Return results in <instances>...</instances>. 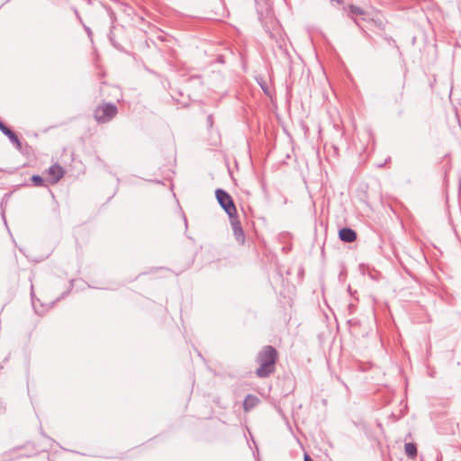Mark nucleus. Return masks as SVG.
I'll list each match as a JSON object with an SVG mask.
<instances>
[{"label":"nucleus","mask_w":461,"mask_h":461,"mask_svg":"<svg viewBox=\"0 0 461 461\" xmlns=\"http://www.w3.org/2000/svg\"><path fill=\"white\" fill-rule=\"evenodd\" d=\"M277 357V350L273 346L263 347L257 356L259 366L256 370V375L260 378L268 377L276 370L275 365Z\"/></svg>","instance_id":"obj_1"},{"label":"nucleus","mask_w":461,"mask_h":461,"mask_svg":"<svg viewBox=\"0 0 461 461\" xmlns=\"http://www.w3.org/2000/svg\"><path fill=\"white\" fill-rule=\"evenodd\" d=\"M118 113L117 106L113 103H105L95 108L94 112L95 119L99 123L110 122Z\"/></svg>","instance_id":"obj_2"},{"label":"nucleus","mask_w":461,"mask_h":461,"mask_svg":"<svg viewBox=\"0 0 461 461\" xmlns=\"http://www.w3.org/2000/svg\"><path fill=\"white\" fill-rule=\"evenodd\" d=\"M215 196L217 202L224 210V212L228 214L229 217H232L233 215L237 214L235 203L233 202L232 197L230 195L228 192H226L223 189L218 188L215 191Z\"/></svg>","instance_id":"obj_3"},{"label":"nucleus","mask_w":461,"mask_h":461,"mask_svg":"<svg viewBox=\"0 0 461 461\" xmlns=\"http://www.w3.org/2000/svg\"><path fill=\"white\" fill-rule=\"evenodd\" d=\"M230 225L233 230V235L236 239V240L239 243L243 244L245 241V233L243 231L242 226L240 221L238 219V215H233L232 217H229Z\"/></svg>","instance_id":"obj_4"},{"label":"nucleus","mask_w":461,"mask_h":461,"mask_svg":"<svg viewBox=\"0 0 461 461\" xmlns=\"http://www.w3.org/2000/svg\"><path fill=\"white\" fill-rule=\"evenodd\" d=\"M48 173L50 176V183L56 184L64 176L65 171L61 166L55 164L49 168Z\"/></svg>","instance_id":"obj_5"},{"label":"nucleus","mask_w":461,"mask_h":461,"mask_svg":"<svg viewBox=\"0 0 461 461\" xmlns=\"http://www.w3.org/2000/svg\"><path fill=\"white\" fill-rule=\"evenodd\" d=\"M357 232L348 227H344L339 231V238L341 241L344 242H354L357 240Z\"/></svg>","instance_id":"obj_6"},{"label":"nucleus","mask_w":461,"mask_h":461,"mask_svg":"<svg viewBox=\"0 0 461 461\" xmlns=\"http://www.w3.org/2000/svg\"><path fill=\"white\" fill-rule=\"evenodd\" d=\"M259 398L254 394H248L243 402V410L246 412L250 411L259 403Z\"/></svg>","instance_id":"obj_7"},{"label":"nucleus","mask_w":461,"mask_h":461,"mask_svg":"<svg viewBox=\"0 0 461 461\" xmlns=\"http://www.w3.org/2000/svg\"><path fill=\"white\" fill-rule=\"evenodd\" d=\"M3 134H5L8 139L9 140L14 144V146L18 149V150H21L22 149V143L18 138V136L16 135V133L14 131H13L10 128L5 131L4 132Z\"/></svg>","instance_id":"obj_8"},{"label":"nucleus","mask_w":461,"mask_h":461,"mask_svg":"<svg viewBox=\"0 0 461 461\" xmlns=\"http://www.w3.org/2000/svg\"><path fill=\"white\" fill-rule=\"evenodd\" d=\"M405 454L410 458H414L417 456V446L413 442L405 443L404 445Z\"/></svg>","instance_id":"obj_9"},{"label":"nucleus","mask_w":461,"mask_h":461,"mask_svg":"<svg viewBox=\"0 0 461 461\" xmlns=\"http://www.w3.org/2000/svg\"><path fill=\"white\" fill-rule=\"evenodd\" d=\"M256 81L261 87L264 94H266L267 95H270V90L265 79L262 77H257Z\"/></svg>","instance_id":"obj_10"},{"label":"nucleus","mask_w":461,"mask_h":461,"mask_svg":"<svg viewBox=\"0 0 461 461\" xmlns=\"http://www.w3.org/2000/svg\"><path fill=\"white\" fill-rule=\"evenodd\" d=\"M348 13L350 16H354V15H361L364 14V11L362 8L357 6V5H349L348 6Z\"/></svg>","instance_id":"obj_11"},{"label":"nucleus","mask_w":461,"mask_h":461,"mask_svg":"<svg viewBox=\"0 0 461 461\" xmlns=\"http://www.w3.org/2000/svg\"><path fill=\"white\" fill-rule=\"evenodd\" d=\"M31 181L34 186L40 187V186H46L45 180L42 176L40 175H33L31 177Z\"/></svg>","instance_id":"obj_12"},{"label":"nucleus","mask_w":461,"mask_h":461,"mask_svg":"<svg viewBox=\"0 0 461 461\" xmlns=\"http://www.w3.org/2000/svg\"><path fill=\"white\" fill-rule=\"evenodd\" d=\"M207 124L209 127H212L213 125V116L212 114L207 117Z\"/></svg>","instance_id":"obj_13"},{"label":"nucleus","mask_w":461,"mask_h":461,"mask_svg":"<svg viewBox=\"0 0 461 461\" xmlns=\"http://www.w3.org/2000/svg\"><path fill=\"white\" fill-rule=\"evenodd\" d=\"M9 128L2 122L0 121V131L2 133L5 132Z\"/></svg>","instance_id":"obj_14"},{"label":"nucleus","mask_w":461,"mask_h":461,"mask_svg":"<svg viewBox=\"0 0 461 461\" xmlns=\"http://www.w3.org/2000/svg\"><path fill=\"white\" fill-rule=\"evenodd\" d=\"M112 44H113V46L115 49H117V50H122V46H121L119 43H117L116 41H113V43H112Z\"/></svg>","instance_id":"obj_15"},{"label":"nucleus","mask_w":461,"mask_h":461,"mask_svg":"<svg viewBox=\"0 0 461 461\" xmlns=\"http://www.w3.org/2000/svg\"><path fill=\"white\" fill-rule=\"evenodd\" d=\"M112 44H113V46L115 49H117V50H122V46H121L119 43H117L116 41H113V43H112Z\"/></svg>","instance_id":"obj_16"},{"label":"nucleus","mask_w":461,"mask_h":461,"mask_svg":"<svg viewBox=\"0 0 461 461\" xmlns=\"http://www.w3.org/2000/svg\"><path fill=\"white\" fill-rule=\"evenodd\" d=\"M112 44H113V46L115 49H117V50H122V46H121L119 43H117L116 41H113V43H112Z\"/></svg>","instance_id":"obj_17"},{"label":"nucleus","mask_w":461,"mask_h":461,"mask_svg":"<svg viewBox=\"0 0 461 461\" xmlns=\"http://www.w3.org/2000/svg\"><path fill=\"white\" fill-rule=\"evenodd\" d=\"M303 460L304 461H313L312 458L307 453L304 454Z\"/></svg>","instance_id":"obj_18"},{"label":"nucleus","mask_w":461,"mask_h":461,"mask_svg":"<svg viewBox=\"0 0 461 461\" xmlns=\"http://www.w3.org/2000/svg\"><path fill=\"white\" fill-rule=\"evenodd\" d=\"M109 40H110L111 43H113V41H115V39H113V34L112 32L109 34Z\"/></svg>","instance_id":"obj_19"},{"label":"nucleus","mask_w":461,"mask_h":461,"mask_svg":"<svg viewBox=\"0 0 461 461\" xmlns=\"http://www.w3.org/2000/svg\"><path fill=\"white\" fill-rule=\"evenodd\" d=\"M85 29H86V32H87L88 36H91V35H92V31H91V29H90L89 27H86V26H85Z\"/></svg>","instance_id":"obj_20"},{"label":"nucleus","mask_w":461,"mask_h":461,"mask_svg":"<svg viewBox=\"0 0 461 461\" xmlns=\"http://www.w3.org/2000/svg\"><path fill=\"white\" fill-rule=\"evenodd\" d=\"M442 459V454L441 453H438V456H437V460L438 461H440Z\"/></svg>","instance_id":"obj_21"},{"label":"nucleus","mask_w":461,"mask_h":461,"mask_svg":"<svg viewBox=\"0 0 461 461\" xmlns=\"http://www.w3.org/2000/svg\"><path fill=\"white\" fill-rule=\"evenodd\" d=\"M331 1L337 3L338 5H340L342 3V0H331Z\"/></svg>","instance_id":"obj_22"},{"label":"nucleus","mask_w":461,"mask_h":461,"mask_svg":"<svg viewBox=\"0 0 461 461\" xmlns=\"http://www.w3.org/2000/svg\"><path fill=\"white\" fill-rule=\"evenodd\" d=\"M110 16H111V18L113 19V12H112V11H111V13H110Z\"/></svg>","instance_id":"obj_23"},{"label":"nucleus","mask_w":461,"mask_h":461,"mask_svg":"<svg viewBox=\"0 0 461 461\" xmlns=\"http://www.w3.org/2000/svg\"><path fill=\"white\" fill-rule=\"evenodd\" d=\"M3 219H4V221H5V216L4 213H3ZM5 222L6 223V221H5Z\"/></svg>","instance_id":"obj_24"}]
</instances>
